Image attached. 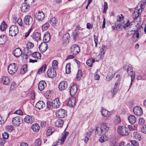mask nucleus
I'll list each match as a JSON object with an SVG mask.
<instances>
[{
	"mask_svg": "<svg viewBox=\"0 0 146 146\" xmlns=\"http://www.w3.org/2000/svg\"><path fill=\"white\" fill-rule=\"evenodd\" d=\"M117 131L119 134L123 136H127L129 133V129L123 126L118 127Z\"/></svg>",
	"mask_w": 146,
	"mask_h": 146,
	"instance_id": "nucleus-1",
	"label": "nucleus"
},
{
	"mask_svg": "<svg viewBox=\"0 0 146 146\" xmlns=\"http://www.w3.org/2000/svg\"><path fill=\"white\" fill-rule=\"evenodd\" d=\"M127 72L128 75H130L131 77V82L129 86V89L132 85V83L134 81L135 78V72L133 71L132 66L131 65L129 64L128 67L127 69Z\"/></svg>",
	"mask_w": 146,
	"mask_h": 146,
	"instance_id": "nucleus-2",
	"label": "nucleus"
},
{
	"mask_svg": "<svg viewBox=\"0 0 146 146\" xmlns=\"http://www.w3.org/2000/svg\"><path fill=\"white\" fill-rule=\"evenodd\" d=\"M18 68V66L15 63L11 64L8 68V72L10 74H13L17 71Z\"/></svg>",
	"mask_w": 146,
	"mask_h": 146,
	"instance_id": "nucleus-3",
	"label": "nucleus"
},
{
	"mask_svg": "<svg viewBox=\"0 0 146 146\" xmlns=\"http://www.w3.org/2000/svg\"><path fill=\"white\" fill-rule=\"evenodd\" d=\"M18 27L15 25H12L9 29V35L12 36H15L18 33Z\"/></svg>",
	"mask_w": 146,
	"mask_h": 146,
	"instance_id": "nucleus-4",
	"label": "nucleus"
},
{
	"mask_svg": "<svg viewBox=\"0 0 146 146\" xmlns=\"http://www.w3.org/2000/svg\"><path fill=\"white\" fill-rule=\"evenodd\" d=\"M23 119L19 115H17L13 117L12 120L13 125L15 126H18L22 123Z\"/></svg>",
	"mask_w": 146,
	"mask_h": 146,
	"instance_id": "nucleus-5",
	"label": "nucleus"
},
{
	"mask_svg": "<svg viewBox=\"0 0 146 146\" xmlns=\"http://www.w3.org/2000/svg\"><path fill=\"white\" fill-rule=\"evenodd\" d=\"M56 115L59 118H63L67 115V111L64 109H59L56 113Z\"/></svg>",
	"mask_w": 146,
	"mask_h": 146,
	"instance_id": "nucleus-6",
	"label": "nucleus"
},
{
	"mask_svg": "<svg viewBox=\"0 0 146 146\" xmlns=\"http://www.w3.org/2000/svg\"><path fill=\"white\" fill-rule=\"evenodd\" d=\"M71 50L72 53L73 54L76 55L78 54L80 52V49L79 46L76 44H74L71 47Z\"/></svg>",
	"mask_w": 146,
	"mask_h": 146,
	"instance_id": "nucleus-7",
	"label": "nucleus"
},
{
	"mask_svg": "<svg viewBox=\"0 0 146 146\" xmlns=\"http://www.w3.org/2000/svg\"><path fill=\"white\" fill-rule=\"evenodd\" d=\"M134 114L137 116H140L143 114L142 108L139 106H135L133 108Z\"/></svg>",
	"mask_w": 146,
	"mask_h": 146,
	"instance_id": "nucleus-8",
	"label": "nucleus"
},
{
	"mask_svg": "<svg viewBox=\"0 0 146 146\" xmlns=\"http://www.w3.org/2000/svg\"><path fill=\"white\" fill-rule=\"evenodd\" d=\"M119 84V80H117L115 83L114 87L112 90L111 91L112 97H113L115 94L117 93L118 90Z\"/></svg>",
	"mask_w": 146,
	"mask_h": 146,
	"instance_id": "nucleus-9",
	"label": "nucleus"
},
{
	"mask_svg": "<svg viewBox=\"0 0 146 146\" xmlns=\"http://www.w3.org/2000/svg\"><path fill=\"white\" fill-rule=\"evenodd\" d=\"M143 8H142V7L140 6V8L138 9L136 8L133 14V17L134 19H137L143 11Z\"/></svg>",
	"mask_w": 146,
	"mask_h": 146,
	"instance_id": "nucleus-10",
	"label": "nucleus"
},
{
	"mask_svg": "<svg viewBox=\"0 0 146 146\" xmlns=\"http://www.w3.org/2000/svg\"><path fill=\"white\" fill-rule=\"evenodd\" d=\"M76 102V99L75 97L72 96L70 98L67 103L68 106L70 107H73L74 106Z\"/></svg>",
	"mask_w": 146,
	"mask_h": 146,
	"instance_id": "nucleus-11",
	"label": "nucleus"
},
{
	"mask_svg": "<svg viewBox=\"0 0 146 146\" xmlns=\"http://www.w3.org/2000/svg\"><path fill=\"white\" fill-rule=\"evenodd\" d=\"M51 105L52 107L54 108H58L60 105L59 99L58 98H56L53 100L51 102Z\"/></svg>",
	"mask_w": 146,
	"mask_h": 146,
	"instance_id": "nucleus-12",
	"label": "nucleus"
},
{
	"mask_svg": "<svg viewBox=\"0 0 146 146\" xmlns=\"http://www.w3.org/2000/svg\"><path fill=\"white\" fill-rule=\"evenodd\" d=\"M77 90V87L76 85L73 84L71 86L70 89V94L72 96H73L76 93Z\"/></svg>",
	"mask_w": 146,
	"mask_h": 146,
	"instance_id": "nucleus-13",
	"label": "nucleus"
},
{
	"mask_svg": "<svg viewBox=\"0 0 146 146\" xmlns=\"http://www.w3.org/2000/svg\"><path fill=\"white\" fill-rule=\"evenodd\" d=\"M48 76L51 78H53L56 75V71L54 69L49 68L47 72Z\"/></svg>",
	"mask_w": 146,
	"mask_h": 146,
	"instance_id": "nucleus-14",
	"label": "nucleus"
},
{
	"mask_svg": "<svg viewBox=\"0 0 146 146\" xmlns=\"http://www.w3.org/2000/svg\"><path fill=\"white\" fill-rule=\"evenodd\" d=\"M32 21V18L30 15H27L24 18V23L25 24L28 25L31 24Z\"/></svg>",
	"mask_w": 146,
	"mask_h": 146,
	"instance_id": "nucleus-15",
	"label": "nucleus"
},
{
	"mask_svg": "<svg viewBox=\"0 0 146 146\" xmlns=\"http://www.w3.org/2000/svg\"><path fill=\"white\" fill-rule=\"evenodd\" d=\"M35 17L37 20L42 21L44 19V15L42 12H38L35 14Z\"/></svg>",
	"mask_w": 146,
	"mask_h": 146,
	"instance_id": "nucleus-16",
	"label": "nucleus"
},
{
	"mask_svg": "<svg viewBox=\"0 0 146 146\" xmlns=\"http://www.w3.org/2000/svg\"><path fill=\"white\" fill-rule=\"evenodd\" d=\"M38 48L41 52H44L47 49V44L45 42L42 43L39 45Z\"/></svg>",
	"mask_w": 146,
	"mask_h": 146,
	"instance_id": "nucleus-17",
	"label": "nucleus"
},
{
	"mask_svg": "<svg viewBox=\"0 0 146 146\" xmlns=\"http://www.w3.org/2000/svg\"><path fill=\"white\" fill-rule=\"evenodd\" d=\"M67 87V82L65 81H63L61 82L58 85L59 89L61 91L65 90Z\"/></svg>",
	"mask_w": 146,
	"mask_h": 146,
	"instance_id": "nucleus-18",
	"label": "nucleus"
},
{
	"mask_svg": "<svg viewBox=\"0 0 146 146\" xmlns=\"http://www.w3.org/2000/svg\"><path fill=\"white\" fill-rule=\"evenodd\" d=\"M24 121L27 123H32L34 121V119L32 116L27 115L24 118Z\"/></svg>",
	"mask_w": 146,
	"mask_h": 146,
	"instance_id": "nucleus-19",
	"label": "nucleus"
},
{
	"mask_svg": "<svg viewBox=\"0 0 146 146\" xmlns=\"http://www.w3.org/2000/svg\"><path fill=\"white\" fill-rule=\"evenodd\" d=\"M21 11L24 12H27L29 9V5L27 3H23L22 4L21 7Z\"/></svg>",
	"mask_w": 146,
	"mask_h": 146,
	"instance_id": "nucleus-20",
	"label": "nucleus"
},
{
	"mask_svg": "<svg viewBox=\"0 0 146 146\" xmlns=\"http://www.w3.org/2000/svg\"><path fill=\"white\" fill-rule=\"evenodd\" d=\"M46 86V83L44 80H42L40 81L38 85V88L40 91H42Z\"/></svg>",
	"mask_w": 146,
	"mask_h": 146,
	"instance_id": "nucleus-21",
	"label": "nucleus"
},
{
	"mask_svg": "<svg viewBox=\"0 0 146 146\" xmlns=\"http://www.w3.org/2000/svg\"><path fill=\"white\" fill-rule=\"evenodd\" d=\"M21 49L19 48H16L13 52V54L16 57H18L22 54Z\"/></svg>",
	"mask_w": 146,
	"mask_h": 146,
	"instance_id": "nucleus-22",
	"label": "nucleus"
},
{
	"mask_svg": "<svg viewBox=\"0 0 146 146\" xmlns=\"http://www.w3.org/2000/svg\"><path fill=\"white\" fill-rule=\"evenodd\" d=\"M101 128L102 129V130L103 131V133H105V134L109 129L108 124L106 123H102L101 125Z\"/></svg>",
	"mask_w": 146,
	"mask_h": 146,
	"instance_id": "nucleus-23",
	"label": "nucleus"
},
{
	"mask_svg": "<svg viewBox=\"0 0 146 146\" xmlns=\"http://www.w3.org/2000/svg\"><path fill=\"white\" fill-rule=\"evenodd\" d=\"M70 37V35L68 33H66L62 37L63 44H67L69 41Z\"/></svg>",
	"mask_w": 146,
	"mask_h": 146,
	"instance_id": "nucleus-24",
	"label": "nucleus"
},
{
	"mask_svg": "<svg viewBox=\"0 0 146 146\" xmlns=\"http://www.w3.org/2000/svg\"><path fill=\"white\" fill-rule=\"evenodd\" d=\"M121 22V24H120L121 27V30L123 29H125L127 27H129L130 25V23L129 21H128L126 23L123 21H122Z\"/></svg>",
	"mask_w": 146,
	"mask_h": 146,
	"instance_id": "nucleus-25",
	"label": "nucleus"
},
{
	"mask_svg": "<svg viewBox=\"0 0 146 146\" xmlns=\"http://www.w3.org/2000/svg\"><path fill=\"white\" fill-rule=\"evenodd\" d=\"M45 106L44 103L42 101H39L36 104L35 107L39 110Z\"/></svg>",
	"mask_w": 146,
	"mask_h": 146,
	"instance_id": "nucleus-26",
	"label": "nucleus"
},
{
	"mask_svg": "<svg viewBox=\"0 0 146 146\" xmlns=\"http://www.w3.org/2000/svg\"><path fill=\"white\" fill-rule=\"evenodd\" d=\"M33 39L36 41L39 40L41 38L40 34L38 32H36L32 36Z\"/></svg>",
	"mask_w": 146,
	"mask_h": 146,
	"instance_id": "nucleus-27",
	"label": "nucleus"
},
{
	"mask_svg": "<svg viewBox=\"0 0 146 146\" xmlns=\"http://www.w3.org/2000/svg\"><path fill=\"white\" fill-rule=\"evenodd\" d=\"M50 34L48 32H46L44 35L43 38V40L44 42L46 43L48 42L50 40Z\"/></svg>",
	"mask_w": 146,
	"mask_h": 146,
	"instance_id": "nucleus-28",
	"label": "nucleus"
},
{
	"mask_svg": "<svg viewBox=\"0 0 146 146\" xmlns=\"http://www.w3.org/2000/svg\"><path fill=\"white\" fill-rule=\"evenodd\" d=\"M7 40V38L6 35H3L0 36V44L3 45L4 44Z\"/></svg>",
	"mask_w": 146,
	"mask_h": 146,
	"instance_id": "nucleus-29",
	"label": "nucleus"
},
{
	"mask_svg": "<svg viewBox=\"0 0 146 146\" xmlns=\"http://www.w3.org/2000/svg\"><path fill=\"white\" fill-rule=\"evenodd\" d=\"M120 24H119L115 23H113L112 24V28L113 29L115 30H118L120 31L121 30V27L120 25Z\"/></svg>",
	"mask_w": 146,
	"mask_h": 146,
	"instance_id": "nucleus-30",
	"label": "nucleus"
},
{
	"mask_svg": "<svg viewBox=\"0 0 146 146\" xmlns=\"http://www.w3.org/2000/svg\"><path fill=\"white\" fill-rule=\"evenodd\" d=\"M102 115L104 117H108L110 115V112L105 109L102 108L101 111Z\"/></svg>",
	"mask_w": 146,
	"mask_h": 146,
	"instance_id": "nucleus-31",
	"label": "nucleus"
},
{
	"mask_svg": "<svg viewBox=\"0 0 146 146\" xmlns=\"http://www.w3.org/2000/svg\"><path fill=\"white\" fill-rule=\"evenodd\" d=\"M128 120L129 122L132 124H134L136 121V118L133 115H131L129 116Z\"/></svg>",
	"mask_w": 146,
	"mask_h": 146,
	"instance_id": "nucleus-32",
	"label": "nucleus"
},
{
	"mask_svg": "<svg viewBox=\"0 0 146 146\" xmlns=\"http://www.w3.org/2000/svg\"><path fill=\"white\" fill-rule=\"evenodd\" d=\"M95 134L96 135H104L105 133H103V131L102 130L101 128L98 127L96 129L95 131Z\"/></svg>",
	"mask_w": 146,
	"mask_h": 146,
	"instance_id": "nucleus-33",
	"label": "nucleus"
},
{
	"mask_svg": "<svg viewBox=\"0 0 146 146\" xmlns=\"http://www.w3.org/2000/svg\"><path fill=\"white\" fill-rule=\"evenodd\" d=\"M24 50V53L25 54V57L26 59L28 58L29 56H30L31 54V52L30 50L27 49V48H25L23 49Z\"/></svg>",
	"mask_w": 146,
	"mask_h": 146,
	"instance_id": "nucleus-34",
	"label": "nucleus"
},
{
	"mask_svg": "<svg viewBox=\"0 0 146 146\" xmlns=\"http://www.w3.org/2000/svg\"><path fill=\"white\" fill-rule=\"evenodd\" d=\"M63 124V121L62 119H59L56 122L55 126L57 127L62 126Z\"/></svg>",
	"mask_w": 146,
	"mask_h": 146,
	"instance_id": "nucleus-35",
	"label": "nucleus"
},
{
	"mask_svg": "<svg viewBox=\"0 0 146 146\" xmlns=\"http://www.w3.org/2000/svg\"><path fill=\"white\" fill-rule=\"evenodd\" d=\"M2 80L4 84L7 85L9 82V79L7 76H3L2 78Z\"/></svg>",
	"mask_w": 146,
	"mask_h": 146,
	"instance_id": "nucleus-36",
	"label": "nucleus"
},
{
	"mask_svg": "<svg viewBox=\"0 0 146 146\" xmlns=\"http://www.w3.org/2000/svg\"><path fill=\"white\" fill-rule=\"evenodd\" d=\"M133 135L135 138L139 141H140L142 139L143 136L141 134L137 132H134Z\"/></svg>",
	"mask_w": 146,
	"mask_h": 146,
	"instance_id": "nucleus-37",
	"label": "nucleus"
},
{
	"mask_svg": "<svg viewBox=\"0 0 146 146\" xmlns=\"http://www.w3.org/2000/svg\"><path fill=\"white\" fill-rule=\"evenodd\" d=\"M54 131V128L52 127L48 128L46 132V135L47 136H49L51 135Z\"/></svg>",
	"mask_w": 146,
	"mask_h": 146,
	"instance_id": "nucleus-38",
	"label": "nucleus"
},
{
	"mask_svg": "<svg viewBox=\"0 0 146 146\" xmlns=\"http://www.w3.org/2000/svg\"><path fill=\"white\" fill-rule=\"evenodd\" d=\"M46 66V65L45 64L43 65L38 70V73L40 74L43 72H45Z\"/></svg>",
	"mask_w": 146,
	"mask_h": 146,
	"instance_id": "nucleus-39",
	"label": "nucleus"
},
{
	"mask_svg": "<svg viewBox=\"0 0 146 146\" xmlns=\"http://www.w3.org/2000/svg\"><path fill=\"white\" fill-rule=\"evenodd\" d=\"M31 128L33 131L36 132L39 130L40 127L37 124L35 123L32 126Z\"/></svg>",
	"mask_w": 146,
	"mask_h": 146,
	"instance_id": "nucleus-40",
	"label": "nucleus"
},
{
	"mask_svg": "<svg viewBox=\"0 0 146 146\" xmlns=\"http://www.w3.org/2000/svg\"><path fill=\"white\" fill-rule=\"evenodd\" d=\"M32 56L35 58L40 59L41 57V55L40 53L36 52L32 53Z\"/></svg>",
	"mask_w": 146,
	"mask_h": 146,
	"instance_id": "nucleus-41",
	"label": "nucleus"
},
{
	"mask_svg": "<svg viewBox=\"0 0 146 146\" xmlns=\"http://www.w3.org/2000/svg\"><path fill=\"white\" fill-rule=\"evenodd\" d=\"M114 75L112 74L111 72H108L106 76V80L109 81L113 78Z\"/></svg>",
	"mask_w": 146,
	"mask_h": 146,
	"instance_id": "nucleus-42",
	"label": "nucleus"
},
{
	"mask_svg": "<svg viewBox=\"0 0 146 146\" xmlns=\"http://www.w3.org/2000/svg\"><path fill=\"white\" fill-rule=\"evenodd\" d=\"M57 22L55 18H50V23L53 26H55Z\"/></svg>",
	"mask_w": 146,
	"mask_h": 146,
	"instance_id": "nucleus-43",
	"label": "nucleus"
},
{
	"mask_svg": "<svg viewBox=\"0 0 146 146\" xmlns=\"http://www.w3.org/2000/svg\"><path fill=\"white\" fill-rule=\"evenodd\" d=\"M27 66L26 65H24L22 67L21 70V73L22 74H24L27 71Z\"/></svg>",
	"mask_w": 146,
	"mask_h": 146,
	"instance_id": "nucleus-44",
	"label": "nucleus"
},
{
	"mask_svg": "<svg viewBox=\"0 0 146 146\" xmlns=\"http://www.w3.org/2000/svg\"><path fill=\"white\" fill-rule=\"evenodd\" d=\"M95 60L93 58L88 59L86 61V64L89 66H92Z\"/></svg>",
	"mask_w": 146,
	"mask_h": 146,
	"instance_id": "nucleus-45",
	"label": "nucleus"
},
{
	"mask_svg": "<svg viewBox=\"0 0 146 146\" xmlns=\"http://www.w3.org/2000/svg\"><path fill=\"white\" fill-rule=\"evenodd\" d=\"M7 25L3 21L1 25L0 26V29L1 31H5L6 29Z\"/></svg>",
	"mask_w": 146,
	"mask_h": 146,
	"instance_id": "nucleus-46",
	"label": "nucleus"
},
{
	"mask_svg": "<svg viewBox=\"0 0 146 146\" xmlns=\"http://www.w3.org/2000/svg\"><path fill=\"white\" fill-rule=\"evenodd\" d=\"M66 72L67 74H69L70 72V63H67L66 66Z\"/></svg>",
	"mask_w": 146,
	"mask_h": 146,
	"instance_id": "nucleus-47",
	"label": "nucleus"
},
{
	"mask_svg": "<svg viewBox=\"0 0 146 146\" xmlns=\"http://www.w3.org/2000/svg\"><path fill=\"white\" fill-rule=\"evenodd\" d=\"M52 69H56L58 68V62L56 60H54L52 62Z\"/></svg>",
	"mask_w": 146,
	"mask_h": 146,
	"instance_id": "nucleus-48",
	"label": "nucleus"
},
{
	"mask_svg": "<svg viewBox=\"0 0 146 146\" xmlns=\"http://www.w3.org/2000/svg\"><path fill=\"white\" fill-rule=\"evenodd\" d=\"M34 46V44L32 43L29 42H28L26 45V48L27 49L32 48Z\"/></svg>",
	"mask_w": 146,
	"mask_h": 146,
	"instance_id": "nucleus-49",
	"label": "nucleus"
},
{
	"mask_svg": "<svg viewBox=\"0 0 146 146\" xmlns=\"http://www.w3.org/2000/svg\"><path fill=\"white\" fill-rule=\"evenodd\" d=\"M82 75V71L81 70H79L78 72L76 75V78L77 79H78V80H80Z\"/></svg>",
	"mask_w": 146,
	"mask_h": 146,
	"instance_id": "nucleus-50",
	"label": "nucleus"
},
{
	"mask_svg": "<svg viewBox=\"0 0 146 146\" xmlns=\"http://www.w3.org/2000/svg\"><path fill=\"white\" fill-rule=\"evenodd\" d=\"M120 118L118 116H116L115 117L114 122L116 124L119 123L121 122Z\"/></svg>",
	"mask_w": 146,
	"mask_h": 146,
	"instance_id": "nucleus-51",
	"label": "nucleus"
},
{
	"mask_svg": "<svg viewBox=\"0 0 146 146\" xmlns=\"http://www.w3.org/2000/svg\"><path fill=\"white\" fill-rule=\"evenodd\" d=\"M49 25L48 23H46L43 25L42 27V29L43 31L47 30L48 28Z\"/></svg>",
	"mask_w": 146,
	"mask_h": 146,
	"instance_id": "nucleus-52",
	"label": "nucleus"
},
{
	"mask_svg": "<svg viewBox=\"0 0 146 146\" xmlns=\"http://www.w3.org/2000/svg\"><path fill=\"white\" fill-rule=\"evenodd\" d=\"M6 129L9 131L11 132L13 130V127L12 125H8L6 127Z\"/></svg>",
	"mask_w": 146,
	"mask_h": 146,
	"instance_id": "nucleus-53",
	"label": "nucleus"
},
{
	"mask_svg": "<svg viewBox=\"0 0 146 146\" xmlns=\"http://www.w3.org/2000/svg\"><path fill=\"white\" fill-rule=\"evenodd\" d=\"M106 137V136H103L101 137L99 139V141L101 143H102L104 142L106 140H107Z\"/></svg>",
	"mask_w": 146,
	"mask_h": 146,
	"instance_id": "nucleus-54",
	"label": "nucleus"
},
{
	"mask_svg": "<svg viewBox=\"0 0 146 146\" xmlns=\"http://www.w3.org/2000/svg\"><path fill=\"white\" fill-rule=\"evenodd\" d=\"M46 106L48 109L49 110L51 109L52 108L51 103L50 101H48L46 103Z\"/></svg>",
	"mask_w": 146,
	"mask_h": 146,
	"instance_id": "nucleus-55",
	"label": "nucleus"
},
{
	"mask_svg": "<svg viewBox=\"0 0 146 146\" xmlns=\"http://www.w3.org/2000/svg\"><path fill=\"white\" fill-rule=\"evenodd\" d=\"M108 9V3L106 2H104V9L103 10V13H105Z\"/></svg>",
	"mask_w": 146,
	"mask_h": 146,
	"instance_id": "nucleus-56",
	"label": "nucleus"
},
{
	"mask_svg": "<svg viewBox=\"0 0 146 146\" xmlns=\"http://www.w3.org/2000/svg\"><path fill=\"white\" fill-rule=\"evenodd\" d=\"M130 142L133 146H139L138 143L134 140H131Z\"/></svg>",
	"mask_w": 146,
	"mask_h": 146,
	"instance_id": "nucleus-57",
	"label": "nucleus"
},
{
	"mask_svg": "<svg viewBox=\"0 0 146 146\" xmlns=\"http://www.w3.org/2000/svg\"><path fill=\"white\" fill-rule=\"evenodd\" d=\"M2 136L3 139H5L8 138L9 135L8 133L7 132H4L2 134Z\"/></svg>",
	"mask_w": 146,
	"mask_h": 146,
	"instance_id": "nucleus-58",
	"label": "nucleus"
},
{
	"mask_svg": "<svg viewBox=\"0 0 146 146\" xmlns=\"http://www.w3.org/2000/svg\"><path fill=\"white\" fill-rule=\"evenodd\" d=\"M6 140L2 138H0V145L1 146H3L6 143Z\"/></svg>",
	"mask_w": 146,
	"mask_h": 146,
	"instance_id": "nucleus-59",
	"label": "nucleus"
},
{
	"mask_svg": "<svg viewBox=\"0 0 146 146\" xmlns=\"http://www.w3.org/2000/svg\"><path fill=\"white\" fill-rule=\"evenodd\" d=\"M141 130L142 132L145 134H146V124L143 125L141 128Z\"/></svg>",
	"mask_w": 146,
	"mask_h": 146,
	"instance_id": "nucleus-60",
	"label": "nucleus"
},
{
	"mask_svg": "<svg viewBox=\"0 0 146 146\" xmlns=\"http://www.w3.org/2000/svg\"><path fill=\"white\" fill-rule=\"evenodd\" d=\"M145 120L143 118H140L139 119L138 123L139 124L142 125L144 123Z\"/></svg>",
	"mask_w": 146,
	"mask_h": 146,
	"instance_id": "nucleus-61",
	"label": "nucleus"
},
{
	"mask_svg": "<svg viewBox=\"0 0 146 146\" xmlns=\"http://www.w3.org/2000/svg\"><path fill=\"white\" fill-rule=\"evenodd\" d=\"M25 2L27 3L29 5H31L34 2V0H24Z\"/></svg>",
	"mask_w": 146,
	"mask_h": 146,
	"instance_id": "nucleus-62",
	"label": "nucleus"
},
{
	"mask_svg": "<svg viewBox=\"0 0 146 146\" xmlns=\"http://www.w3.org/2000/svg\"><path fill=\"white\" fill-rule=\"evenodd\" d=\"M94 40L95 44V46L97 47V44L98 43V37L97 36H96V35H94Z\"/></svg>",
	"mask_w": 146,
	"mask_h": 146,
	"instance_id": "nucleus-63",
	"label": "nucleus"
},
{
	"mask_svg": "<svg viewBox=\"0 0 146 146\" xmlns=\"http://www.w3.org/2000/svg\"><path fill=\"white\" fill-rule=\"evenodd\" d=\"M41 143L39 139H37L35 142V146H39L40 145Z\"/></svg>",
	"mask_w": 146,
	"mask_h": 146,
	"instance_id": "nucleus-64",
	"label": "nucleus"
}]
</instances>
